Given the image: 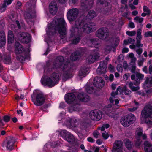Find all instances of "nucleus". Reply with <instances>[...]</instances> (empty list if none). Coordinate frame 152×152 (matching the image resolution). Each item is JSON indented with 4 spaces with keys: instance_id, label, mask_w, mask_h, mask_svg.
Masks as SVG:
<instances>
[{
    "instance_id": "nucleus-1",
    "label": "nucleus",
    "mask_w": 152,
    "mask_h": 152,
    "mask_svg": "<svg viewBox=\"0 0 152 152\" xmlns=\"http://www.w3.org/2000/svg\"><path fill=\"white\" fill-rule=\"evenodd\" d=\"M67 24L64 19L60 18L52 21L48 27L47 34L49 36H54L58 33L61 39H64L66 34Z\"/></svg>"
},
{
    "instance_id": "nucleus-2",
    "label": "nucleus",
    "mask_w": 152,
    "mask_h": 152,
    "mask_svg": "<svg viewBox=\"0 0 152 152\" xmlns=\"http://www.w3.org/2000/svg\"><path fill=\"white\" fill-rule=\"evenodd\" d=\"M56 60L58 61L59 63L56 61H55L51 65L49 61L47 62L46 67L47 68V71L48 73L53 71L60 72V70L61 69L63 66H64L65 64H66L67 66L72 64L69 60H67L66 61L65 60L64 58L62 56H58L56 58Z\"/></svg>"
},
{
    "instance_id": "nucleus-3",
    "label": "nucleus",
    "mask_w": 152,
    "mask_h": 152,
    "mask_svg": "<svg viewBox=\"0 0 152 152\" xmlns=\"http://www.w3.org/2000/svg\"><path fill=\"white\" fill-rule=\"evenodd\" d=\"M75 26H78L83 33H89L96 30V26L93 22L86 23L85 18H79L75 22Z\"/></svg>"
},
{
    "instance_id": "nucleus-4",
    "label": "nucleus",
    "mask_w": 152,
    "mask_h": 152,
    "mask_svg": "<svg viewBox=\"0 0 152 152\" xmlns=\"http://www.w3.org/2000/svg\"><path fill=\"white\" fill-rule=\"evenodd\" d=\"M15 53L17 55L16 58L18 60L22 63L25 60L28 59L29 57V53L30 52L29 49L28 48L26 50L22 45L19 42H16L15 44ZM31 45H29L28 48H30Z\"/></svg>"
},
{
    "instance_id": "nucleus-5",
    "label": "nucleus",
    "mask_w": 152,
    "mask_h": 152,
    "mask_svg": "<svg viewBox=\"0 0 152 152\" xmlns=\"http://www.w3.org/2000/svg\"><path fill=\"white\" fill-rule=\"evenodd\" d=\"M80 29L78 26H71L70 28V34H69V39L72 44L76 45L79 43L81 39L80 38L82 36L83 33L81 31H80Z\"/></svg>"
},
{
    "instance_id": "nucleus-6",
    "label": "nucleus",
    "mask_w": 152,
    "mask_h": 152,
    "mask_svg": "<svg viewBox=\"0 0 152 152\" xmlns=\"http://www.w3.org/2000/svg\"><path fill=\"white\" fill-rule=\"evenodd\" d=\"M59 79L58 74L54 72L50 75V77L42 78L41 82L42 85L47 86L49 88H51L58 83Z\"/></svg>"
},
{
    "instance_id": "nucleus-7",
    "label": "nucleus",
    "mask_w": 152,
    "mask_h": 152,
    "mask_svg": "<svg viewBox=\"0 0 152 152\" xmlns=\"http://www.w3.org/2000/svg\"><path fill=\"white\" fill-rule=\"evenodd\" d=\"M144 77V74L137 72L135 75L133 74L131 76L132 80H134V82H130L129 84V87L132 91H134L138 90L140 88L138 86L135 87L134 85L137 86L140 83Z\"/></svg>"
},
{
    "instance_id": "nucleus-8",
    "label": "nucleus",
    "mask_w": 152,
    "mask_h": 152,
    "mask_svg": "<svg viewBox=\"0 0 152 152\" xmlns=\"http://www.w3.org/2000/svg\"><path fill=\"white\" fill-rule=\"evenodd\" d=\"M76 92L75 91L68 93L66 94L64 96L65 100L68 104H75V105L73 106V110L74 111H77L78 110V108L76 106L79 104V102L76 99Z\"/></svg>"
},
{
    "instance_id": "nucleus-9",
    "label": "nucleus",
    "mask_w": 152,
    "mask_h": 152,
    "mask_svg": "<svg viewBox=\"0 0 152 152\" xmlns=\"http://www.w3.org/2000/svg\"><path fill=\"white\" fill-rule=\"evenodd\" d=\"M152 107L148 105L146 106L142 110L141 115L147 124L152 125Z\"/></svg>"
},
{
    "instance_id": "nucleus-10",
    "label": "nucleus",
    "mask_w": 152,
    "mask_h": 152,
    "mask_svg": "<svg viewBox=\"0 0 152 152\" xmlns=\"http://www.w3.org/2000/svg\"><path fill=\"white\" fill-rule=\"evenodd\" d=\"M31 98L34 104L37 106L42 105L45 100V98L42 93H35L34 91L31 95Z\"/></svg>"
},
{
    "instance_id": "nucleus-11",
    "label": "nucleus",
    "mask_w": 152,
    "mask_h": 152,
    "mask_svg": "<svg viewBox=\"0 0 152 152\" xmlns=\"http://www.w3.org/2000/svg\"><path fill=\"white\" fill-rule=\"evenodd\" d=\"M73 66L72 64L67 66L65 64L64 66L61 69L60 71L61 70L63 72L62 79L63 80H66L72 77V70Z\"/></svg>"
},
{
    "instance_id": "nucleus-12",
    "label": "nucleus",
    "mask_w": 152,
    "mask_h": 152,
    "mask_svg": "<svg viewBox=\"0 0 152 152\" xmlns=\"http://www.w3.org/2000/svg\"><path fill=\"white\" fill-rule=\"evenodd\" d=\"M136 120L134 115L132 113L128 114L126 116L122 117L120 120L121 123L123 126L126 127L133 124Z\"/></svg>"
},
{
    "instance_id": "nucleus-13",
    "label": "nucleus",
    "mask_w": 152,
    "mask_h": 152,
    "mask_svg": "<svg viewBox=\"0 0 152 152\" xmlns=\"http://www.w3.org/2000/svg\"><path fill=\"white\" fill-rule=\"evenodd\" d=\"M16 141L12 136L8 137L1 144V146L6 147L7 150H12L14 148V145Z\"/></svg>"
},
{
    "instance_id": "nucleus-14",
    "label": "nucleus",
    "mask_w": 152,
    "mask_h": 152,
    "mask_svg": "<svg viewBox=\"0 0 152 152\" xmlns=\"http://www.w3.org/2000/svg\"><path fill=\"white\" fill-rule=\"evenodd\" d=\"M96 48V49L93 50L92 54L88 56L87 58L86 62L88 64H91L99 59V57L98 52L99 49L97 47Z\"/></svg>"
},
{
    "instance_id": "nucleus-15",
    "label": "nucleus",
    "mask_w": 152,
    "mask_h": 152,
    "mask_svg": "<svg viewBox=\"0 0 152 152\" xmlns=\"http://www.w3.org/2000/svg\"><path fill=\"white\" fill-rule=\"evenodd\" d=\"M78 15V10L77 8L70 10L67 13V18L69 21H73L77 18Z\"/></svg>"
},
{
    "instance_id": "nucleus-16",
    "label": "nucleus",
    "mask_w": 152,
    "mask_h": 152,
    "mask_svg": "<svg viewBox=\"0 0 152 152\" xmlns=\"http://www.w3.org/2000/svg\"><path fill=\"white\" fill-rule=\"evenodd\" d=\"M97 3L98 4L104 6L102 12L104 14L109 13L111 10V5L110 3L107 2V0H97Z\"/></svg>"
},
{
    "instance_id": "nucleus-17",
    "label": "nucleus",
    "mask_w": 152,
    "mask_h": 152,
    "mask_svg": "<svg viewBox=\"0 0 152 152\" xmlns=\"http://www.w3.org/2000/svg\"><path fill=\"white\" fill-rule=\"evenodd\" d=\"M76 94L77 99L81 102H86L89 101L91 99L89 96L83 92H76Z\"/></svg>"
},
{
    "instance_id": "nucleus-18",
    "label": "nucleus",
    "mask_w": 152,
    "mask_h": 152,
    "mask_svg": "<svg viewBox=\"0 0 152 152\" xmlns=\"http://www.w3.org/2000/svg\"><path fill=\"white\" fill-rule=\"evenodd\" d=\"M89 115L91 118L95 121L100 120L102 117V112L97 110L91 111Z\"/></svg>"
},
{
    "instance_id": "nucleus-19",
    "label": "nucleus",
    "mask_w": 152,
    "mask_h": 152,
    "mask_svg": "<svg viewBox=\"0 0 152 152\" xmlns=\"http://www.w3.org/2000/svg\"><path fill=\"white\" fill-rule=\"evenodd\" d=\"M123 142L120 140H115L113 146L112 152H122Z\"/></svg>"
},
{
    "instance_id": "nucleus-20",
    "label": "nucleus",
    "mask_w": 152,
    "mask_h": 152,
    "mask_svg": "<svg viewBox=\"0 0 152 152\" xmlns=\"http://www.w3.org/2000/svg\"><path fill=\"white\" fill-rule=\"evenodd\" d=\"M93 83L95 87L97 88H101L104 86V82L101 77H99L94 78Z\"/></svg>"
},
{
    "instance_id": "nucleus-21",
    "label": "nucleus",
    "mask_w": 152,
    "mask_h": 152,
    "mask_svg": "<svg viewBox=\"0 0 152 152\" xmlns=\"http://www.w3.org/2000/svg\"><path fill=\"white\" fill-rule=\"evenodd\" d=\"M93 4L94 1L92 0H91L88 2L82 3L81 5V10L84 12L87 11L92 8Z\"/></svg>"
},
{
    "instance_id": "nucleus-22",
    "label": "nucleus",
    "mask_w": 152,
    "mask_h": 152,
    "mask_svg": "<svg viewBox=\"0 0 152 152\" xmlns=\"http://www.w3.org/2000/svg\"><path fill=\"white\" fill-rule=\"evenodd\" d=\"M105 28L102 27L99 29L96 32V36L101 39H104L107 38L108 34L105 32Z\"/></svg>"
},
{
    "instance_id": "nucleus-23",
    "label": "nucleus",
    "mask_w": 152,
    "mask_h": 152,
    "mask_svg": "<svg viewBox=\"0 0 152 152\" xmlns=\"http://www.w3.org/2000/svg\"><path fill=\"white\" fill-rule=\"evenodd\" d=\"M21 38V42L23 43L27 44L29 43L31 39V36L29 34L24 32L21 33L20 34Z\"/></svg>"
},
{
    "instance_id": "nucleus-24",
    "label": "nucleus",
    "mask_w": 152,
    "mask_h": 152,
    "mask_svg": "<svg viewBox=\"0 0 152 152\" xmlns=\"http://www.w3.org/2000/svg\"><path fill=\"white\" fill-rule=\"evenodd\" d=\"M107 68V64L105 61H101L100 62L99 67L97 69V73L98 74H103L106 72Z\"/></svg>"
},
{
    "instance_id": "nucleus-25",
    "label": "nucleus",
    "mask_w": 152,
    "mask_h": 152,
    "mask_svg": "<svg viewBox=\"0 0 152 152\" xmlns=\"http://www.w3.org/2000/svg\"><path fill=\"white\" fill-rule=\"evenodd\" d=\"M58 7L55 2H51L49 6V10L50 13L53 15H55L57 12Z\"/></svg>"
},
{
    "instance_id": "nucleus-26",
    "label": "nucleus",
    "mask_w": 152,
    "mask_h": 152,
    "mask_svg": "<svg viewBox=\"0 0 152 152\" xmlns=\"http://www.w3.org/2000/svg\"><path fill=\"white\" fill-rule=\"evenodd\" d=\"M77 121L75 118H69L66 121V124L67 126L70 128H72L77 127L76 123Z\"/></svg>"
},
{
    "instance_id": "nucleus-27",
    "label": "nucleus",
    "mask_w": 152,
    "mask_h": 152,
    "mask_svg": "<svg viewBox=\"0 0 152 152\" xmlns=\"http://www.w3.org/2000/svg\"><path fill=\"white\" fill-rule=\"evenodd\" d=\"M152 86V76L146 78L145 81L142 85L144 89L148 88Z\"/></svg>"
},
{
    "instance_id": "nucleus-28",
    "label": "nucleus",
    "mask_w": 152,
    "mask_h": 152,
    "mask_svg": "<svg viewBox=\"0 0 152 152\" xmlns=\"http://www.w3.org/2000/svg\"><path fill=\"white\" fill-rule=\"evenodd\" d=\"M6 36L5 33L3 31H0V47H3L6 44Z\"/></svg>"
},
{
    "instance_id": "nucleus-29",
    "label": "nucleus",
    "mask_w": 152,
    "mask_h": 152,
    "mask_svg": "<svg viewBox=\"0 0 152 152\" xmlns=\"http://www.w3.org/2000/svg\"><path fill=\"white\" fill-rule=\"evenodd\" d=\"M89 68L86 66L81 67L79 72L80 76L85 77L88 73Z\"/></svg>"
},
{
    "instance_id": "nucleus-30",
    "label": "nucleus",
    "mask_w": 152,
    "mask_h": 152,
    "mask_svg": "<svg viewBox=\"0 0 152 152\" xmlns=\"http://www.w3.org/2000/svg\"><path fill=\"white\" fill-rule=\"evenodd\" d=\"M96 16V12L93 10H90L89 11L85 19L86 21L91 20Z\"/></svg>"
},
{
    "instance_id": "nucleus-31",
    "label": "nucleus",
    "mask_w": 152,
    "mask_h": 152,
    "mask_svg": "<svg viewBox=\"0 0 152 152\" xmlns=\"http://www.w3.org/2000/svg\"><path fill=\"white\" fill-rule=\"evenodd\" d=\"M103 110L105 112V114L109 117L112 118H114L115 117V113L112 109L104 107L103 108Z\"/></svg>"
},
{
    "instance_id": "nucleus-32",
    "label": "nucleus",
    "mask_w": 152,
    "mask_h": 152,
    "mask_svg": "<svg viewBox=\"0 0 152 152\" xmlns=\"http://www.w3.org/2000/svg\"><path fill=\"white\" fill-rule=\"evenodd\" d=\"M144 148L145 152H152V144L146 141L144 143Z\"/></svg>"
},
{
    "instance_id": "nucleus-33",
    "label": "nucleus",
    "mask_w": 152,
    "mask_h": 152,
    "mask_svg": "<svg viewBox=\"0 0 152 152\" xmlns=\"http://www.w3.org/2000/svg\"><path fill=\"white\" fill-rule=\"evenodd\" d=\"M7 41L9 44H11L14 41V35L12 31L9 30L8 33Z\"/></svg>"
},
{
    "instance_id": "nucleus-34",
    "label": "nucleus",
    "mask_w": 152,
    "mask_h": 152,
    "mask_svg": "<svg viewBox=\"0 0 152 152\" xmlns=\"http://www.w3.org/2000/svg\"><path fill=\"white\" fill-rule=\"evenodd\" d=\"M71 144H73L75 142V139L73 135L70 133L66 137V139H65Z\"/></svg>"
},
{
    "instance_id": "nucleus-35",
    "label": "nucleus",
    "mask_w": 152,
    "mask_h": 152,
    "mask_svg": "<svg viewBox=\"0 0 152 152\" xmlns=\"http://www.w3.org/2000/svg\"><path fill=\"white\" fill-rule=\"evenodd\" d=\"M32 10L31 8H29L28 9L27 12H26L24 15V17L25 19L27 20V19H31L34 17V15L31 14V11ZM27 21V20H26Z\"/></svg>"
},
{
    "instance_id": "nucleus-36",
    "label": "nucleus",
    "mask_w": 152,
    "mask_h": 152,
    "mask_svg": "<svg viewBox=\"0 0 152 152\" xmlns=\"http://www.w3.org/2000/svg\"><path fill=\"white\" fill-rule=\"evenodd\" d=\"M90 41L94 47H96L99 44V39L97 38H94L90 39Z\"/></svg>"
},
{
    "instance_id": "nucleus-37",
    "label": "nucleus",
    "mask_w": 152,
    "mask_h": 152,
    "mask_svg": "<svg viewBox=\"0 0 152 152\" xmlns=\"http://www.w3.org/2000/svg\"><path fill=\"white\" fill-rule=\"evenodd\" d=\"M133 146V143L129 139H127L125 142V146L128 150H130Z\"/></svg>"
},
{
    "instance_id": "nucleus-38",
    "label": "nucleus",
    "mask_w": 152,
    "mask_h": 152,
    "mask_svg": "<svg viewBox=\"0 0 152 152\" xmlns=\"http://www.w3.org/2000/svg\"><path fill=\"white\" fill-rule=\"evenodd\" d=\"M51 104L50 103L45 104L39 108V110H42L44 112H47V108L49 107L50 106Z\"/></svg>"
},
{
    "instance_id": "nucleus-39",
    "label": "nucleus",
    "mask_w": 152,
    "mask_h": 152,
    "mask_svg": "<svg viewBox=\"0 0 152 152\" xmlns=\"http://www.w3.org/2000/svg\"><path fill=\"white\" fill-rule=\"evenodd\" d=\"M69 133V132L66 130H64L60 132V134L62 138L64 140L66 139V137Z\"/></svg>"
},
{
    "instance_id": "nucleus-40",
    "label": "nucleus",
    "mask_w": 152,
    "mask_h": 152,
    "mask_svg": "<svg viewBox=\"0 0 152 152\" xmlns=\"http://www.w3.org/2000/svg\"><path fill=\"white\" fill-rule=\"evenodd\" d=\"M86 91L89 94H91L94 91V88L93 86H87L86 88Z\"/></svg>"
},
{
    "instance_id": "nucleus-41",
    "label": "nucleus",
    "mask_w": 152,
    "mask_h": 152,
    "mask_svg": "<svg viewBox=\"0 0 152 152\" xmlns=\"http://www.w3.org/2000/svg\"><path fill=\"white\" fill-rule=\"evenodd\" d=\"M129 67H130L131 71L133 73L135 72L136 70V64H130L129 65Z\"/></svg>"
},
{
    "instance_id": "nucleus-42",
    "label": "nucleus",
    "mask_w": 152,
    "mask_h": 152,
    "mask_svg": "<svg viewBox=\"0 0 152 152\" xmlns=\"http://www.w3.org/2000/svg\"><path fill=\"white\" fill-rule=\"evenodd\" d=\"M79 58L77 56L75 55L74 53L72 54L70 56V59L72 61H75L79 60Z\"/></svg>"
},
{
    "instance_id": "nucleus-43",
    "label": "nucleus",
    "mask_w": 152,
    "mask_h": 152,
    "mask_svg": "<svg viewBox=\"0 0 152 152\" xmlns=\"http://www.w3.org/2000/svg\"><path fill=\"white\" fill-rule=\"evenodd\" d=\"M123 90L124 92V94L125 95H129L131 92V91L128 89L126 86H125L123 88Z\"/></svg>"
},
{
    "instance_id": "nucleus-44",
    "label": "nucleus",
    "mask_w": 152,
    "mask_h": 152,
    "mask_svg": "<svg viewBox=\"0 0 152 152\" xmlns=\"http://www.w3.org/2000/svg\"><path fill=\"white\" fill-rule=\"evenodd\" d=\"M11 119V117L7 115H5L3 117V120L5 122H9Z\"/></svg>"
},
{
    "instance_id": "nucleus-45",
    "label": "nucleus",
    "mask_w": 152,
    "mask_h": 152,
    "mask_svg": "<svg viewBox=\"0 0 152 152\" xmlns=\"http://www.w3.org/2000/svg\"><path fill=\"white\" fill-rule=\"evenodd\" d=\"M143 10L144 12L148 13V14H151V10L147 6L144 5L143 6Z\"/></svg>"
},
{
    "instance_id": "nucleus-46",
    "label": "nucleus",
    "mask_w": 152,
    "mask_h": 152,
    "mask_svg": "<svg viewBox=\"0 0 152 152\" xmlns=\"http://www.w3.org/2000/svg\"><path fill=\"white\" fill-rule=\"evenodd\" d=\"M126 34L130 36H132L135 35L136 34V32L134 31H128L126 32Z\"/></svg>"
},
{
    "instance_id": "nucleus-47",
    "label": "nucleus",
    "mask_w": 152,
    "mask_h": 152,
    "mask_svg": "<svg viewBox=\"0 0 152 152\" xmlns=\"http://www.w3.org/2000/svg\"><path fill=\"white\" fill-rule=\"evenodd\" d=\"M134 20L138 21L139 23H141L143 21V18L142 17L139 18V16H137L134 18Z\"/></svg>"
},
{
    "instance_id": "nucleus-48",
    "label": "nucleus",
    "mask_w": 152,
    "mask_h": 152,
    "mask_svg": "<svg viewBox=\"0 0 152 152\" xmlns=\"http://www.w3.org/2000/svg\"><path fill=\"white\" fill-rule=\"evenodd\" d=\"M117 69L118 72H122L123 70L122 65L121 64H118L117 66Z\"/></svg>"
},
{
    "instance_id": "nucleus-49",
    "label": "nucleus",
    "mask_w": 152,
    "mask_h": 152,
    "mask_svg": "<svg viewBox=\"0 0 152 152\" xmlns=\"http://www.w3.org/2000/svg\"><path fill=\"white\" fill-rule=\"evenodd\" d=\"M145 61V59L143 58H142L140 60H138V64L139 66H142L143 65V63Z\"/></svg>"
},
{
    "instance_id": "nucleus-50",
    "label": "nucleus",
    "mask_w": 152,
    "mask_h": 152,
    "mask_svg": "<svg viewBox=\"0 0 152 152\" xmlns=\"http://www.w3.org/2000/svg\"><path fill=\"white\" fill-rule=\"evenodd\" d=\"M120 42V39L118 37H117L115 38L114 41V45H115V46L117 47L118 45Z\"/></svg>"
},
{
    "instance_id": "nucleus-51",
    "label": "nucleus",
    "mask_w": 152,
    "mask_h": 152,
    "mask_svg": "<svg viewBox=\"0 0 152 152\" xmlns=\"http://www.w3.org/2000/svg\"><path fill=\"white\" fill-rule=\"evenodd\" d=\"M11 59V57L9 56H6L4 57V60L7 62L6 63H9L10 62Z\"/></svg>"
},
{
    "instance_id": "nucleus-52",
    "label": "nucleus",
    "mask_w": 152,
    "mask_h": 152,
    "mask_svg": "<svg viewBox=\"0 0 152 152\" xmlns=\"http://www.w3.org/2000/svg\"><path fill=\"white\" fill-rule=\"evenodd\" d=\"M108 69L111 73H113L115 72L114 67L110 64L109 65Z\"/></svg>"
},
{
    "instance_id": "nucleus-53",
    "label": "nucleus",
    "mask_w": 152,
    "mask_h": 152,
    "mask_svg": "<svg viewBox=\"0 0 152 152\" xmlns=\"http://www.w3.org/2000/svg\"><path fill=\"white\" fill-rule=\"evenodd\" d=\"M102 137L105 139H107L108 138L109 135L108 133H106L105 132V133H102Z\"/></svg>"
},
{
    "instance_id": "nucleus-54",
    "label": "nucleus",
    "mask_w": 152,
    "mask_h": 152,
    "mask_svg": "<svg viewBox=\"0 0 152 152\" xmlns=\"http://www.w3.org/2000/svg\"><path fill=\"white\" fill-rule=\"evenodd\" d=\"M145 36L146 37H152V31H148L146 32L145 34Z\"/></svg>"
},
{
    "instance_id": "nucleus-55",
    "label": "nucleus",
    "mask_w": 152,
    "mask_h": 152,
    "mask_svg": "<svg viewBox=\"0 0 152 152\" xmlns=\"http://www.w3.org/2000/svg\"><path fill=\"white\" fill-rule=\"evenodd\" d=\"M99 134V133L97 130H96L93 133V135L94 137L97 138L98 137V135Z\"/></svg>"
},
{
    "instance_id": "nucleus-56",
    "label": "nucleus",
    "mask_w": 152,
    "mask_h": 152,
    "mask_svg": "<svg viewBox=\"0 0 152 152\" xmlns=\"http://www.w3.org/2000/svg\"><path fill=\"white\" fill-rule=\"evenodd\" d=\"M141 144V140L139 138H137L136 141L135 142V144L136 146H139Z\"/></svg>"
},
{
    "instance_id": "nucleus-57",
    "label": "nucleus",
    "mask_w": 152,
    "mask_h": 152,
    "mask_svg": "<svg viewBox=\"0 0 152 152\" xmlns=\"http://www.w3.org/2000/svg\"><path fill=\"white\" fill-rule=\"evenodd\" d=\"M136 52L139 55H140L142 52V48L138 49L136 50Z\"/></svg>"
},
{
    "instance_id": "nucleus-58",
    "label": "nucleus",
    "mask_w": 152,
    "mask_h": 152,
    "mask_svg": "<svg viewBox=\"0 0 152 152\" xmlns=\"http://www.w3.org/2000/svg\"><path fill=\"white\" fill-rule=\"evenodd\" d=\"M138 108L137 107H134L132 108H129L128 110L131 112H133L135 111Z\"/></svg>"
},
{
    "instance_id": "nucleus-59",
    "label": "nucleus",
    "mask_w": 152,
    "mask_h": 152,
    "mask_svg": "<svg viewBox=\"0 0 152 152\" xmlns=\"http://www.w3.org/2000/svg\"><path fill=\"white\" fill-rule=\"evenodd\" d=\"M113 48V46L112 45H107L106 46V49L107 50L110 52L111 51Z\"/></svg>"
},
{
    "instance_id": "nucleus-60",
    "label": "nucleus",
    "mask_w": 152,
    "mask_h": 152,
    "mask_svg": "<svg viewBox=\"0 0 152 152\" xmlns=\"http://www.w3.org/2000/svg\"><path fill=\"white\" fill-rule=\"evenodd\" d=\"M129 26L131 28H134L135 27L134 23L132 22H131L129 23Z\"/></svg>"
},
{
    "instance_id": "nucleus-61",
    "label": "nucleus",
    "mask_w": 152,
    "mask_h": 152,
    "mask_svg": "<svg viewBox=\"0 0 152 152\" xmlns=\"http://www.w3.org/2000/svg\"><path fill=\"white\" fill-rule=\"evenodd\" d=\"M66 107L65 103L64 102H61L60 103L59 105V107L62 108H64Z\"/></svg>"
},
{
    "instance_id": "nucleus-62",
    "label": "nucleus",
    "mask_w": 152,
    "mask_h": 152,
    "mask_svg": "<svg viewBox=\"0 0 152 152\" xmlns=\"http://www.w3.org/2000/svg\"><path fill=\"white\" fill-rule=\"evenodd\" d=\"M129 49L128 48H124L122 49V53H126L129 52Z\"/></svg>"
},
{
    "instance_id": "nucleus-63",
    "label": "nucleus",
    "mask_w": 152,
    "mask_h": 152,
    "mask_svg": "<svg viewBox=\"0 0 152 152\" xmlns=\"http://www.w3.org/2000/svg\"><path fill=\"white\" fill-rule=\"evenodd\" d=\"M142 71L145 73L147 74L148 73V71L147 69V66H145L142 69Z\"/></svg>"
},
{
    "instance_id": "nucleus-64",
    "label": "nucleus",
    "mask_w": 152,
    "mask_h": 152,
    "mask_svg": "<svg viewBox=\"0 0 152 152\" xmlns=\"http://www.w3.org/2000/svg\"><path fill=\"white\" fill-rule=\"evenodd\" d=\"M148 72L150 74L152 75V65L149 66Z\"/></svg>"
}]
</instances>
